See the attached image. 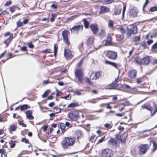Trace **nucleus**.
I'll use <instances>...</instances> for the list:
<instances>
[{
  "instance_id": "f257e3e1",
  "label": "nucleus",
  "mask_w": 157,
  "mask_h": 157,
  "mask_svg": "<svg viewBox=\"0 0 157 157\" xmlns=\"http://www.w3.org/2000/svg\"><path fill=\"white\" fill-rule=\"evenodd\" d=\"M75 143L74 138L66 137L61 143V144L64 149H67L68 147L73 145Z\"/></svg>"
},
{
  "instance_id": "f03ea898",
  "label": "nucleus",
  "mask_w": 157,
  "mask_h": 157,
  "mask_svg": "<svg viewBox=\"0 0 157 157\" xmlns=\"http://www.w3.org/2000/svg\"><path fill=\"white\" fill-rule=\"evenodd\" d=\"M79 113L77 110L71 111L68 113L67 117L71 121H76L80 118ZM80 113H81V112Z\"/></svg>"
},
{
  "instance_id": "7ed1b4c3",
  "label": "nucleus",
  "mask_w": 157,
  "mask_h": 157,
  "mask_svg": "<svg viewBox=\"0 0 157 157\" xmlns=\"http://www.w3.org/2000/svg\"><path fill=\"white\" fill-rule=\"evenodd\" d=\"M113 153L112 150L107 148L100 150L99 152L100 157H111Z\"/></svg>"
},
{
  "instance_id": "20e7f679",
  "label": "nucleus",
  "mask_w": 157,
  "mask_h": 157,
  "mask_svg": "<svg viewBox=\"0 0 157 157\" xmlns=\"http://www.w3.org/2000/svg\"><path fill=\"white\" fill-rule=\"evenodd\" d=\"M76 78H78V82L81 83L83 79V74L81 70L79 69H77L75 72Z\"/></svg>"
},
{
  "instance_id": "39448f33",
  "label": "nucleus",
  "mask_w": 157,
  "mask_h": 157,
  "mask_svg": "<svg viewBox=\"0 0 157 157\" xmlns=\"http://www.w3.org/2000/svg\"><path fill=\"white\" fill-rule=\"evenodd\" d=\"M70 34L69 31L67 30L63 31L62 33V35L63 40L67 45L70 44V42L68 40V36Z\"/></svg>"
},
{
  "instance_id": "423d86ee",
  "label": "nucleus",
  "mask_w": 157,
  "mask_h": 157,
  "mask_svg": "<svg viewBox=\"0 0 157 157\" xmlns=\"http://www.w3.org/2000/svg\"><path fill=\"white\" fill-rule=\"evenodd\" d=\"M112 37L110 34H109L106 40L103 41L101 43V45L103 46H109L112 44Z\"/></svg>"
},
{
  "instance_id": "0eeeda50",
  "label": "nucleus",
  "mask_w": 157,
  "mask_h": 157,
  "mask_svg": "<svg viewBox=\"0 0 157 157\" xmlns=\"http://www.w3.org/2000/svg\"><path fill=\"white\" fill-rule=\"evenodd\" d=\"M149 148L148 144L141 145L139 146L140 153L141 154H145Z\"/></svg>"
},
{
  "instance_id": "6e6552de",
  "label": "nucleus",
  "mask_w": 157,
  "mask_h": 157,
  "mask_svg": "<svg viewBox=\"0 0 157 157\" xmlns=\"http://www.w3.org/2000/svg\"><path fill=\"white\" fill-rule=\"evenodd\" d=\"M107 56L109 58L113 59H116L117 56L116 52L111 51H109L107 52Z\"/></svg>"
},
{
  "instance_id": "1a4fd4ad",
  "label": "nucleus",
  "mask_w": 157,
  "mask_h": 157,
  "mask_svg": "<svg viewBox=\"0 0 157 157\" xmlns=\"http://www.w3.org/2000/svg\"><path fill=\"white\" fill-rule=\"evenodd\" d=\"M64 55L66 59H70L73 57L71 51L67 49L64 50Z\"/></svg>"
},
{
  "instance_id": "9d476101",
  "label": "nucleus",
  "mask_w": 157,
  "mask_h": 157,
  "mask_svg": "<svg viewBox=\"0 0 157 157\" xmlns=\"http://www.w3.org/2000/svg\"><path fill=\"white\" fill-rule=\"evenodd\" d=\"M101 72L100 71L92 73L90 75V78L92 80H96L101 76Z\"/></svg>"
},
{
  "instance_id": "9b49d317",
  "label": "nucleus",
  "mask_w": 157,
  "mask_h": 157,
  "mask_svg": "<svg viewBox=\"0 0 157 157\" xmlns=\"http://www.w3.org/2000/svg\"><path fill=\"white\" fill-rule=\"evenodd\" d=\"M137 33V28L135 26H133L131 29L128 30L127 34L129 35L132 34H136Z\"/></svg>"
},
{
  "instance_id": "f8f14e48",
  "label": "nucleus",
  "mask_w": 157,
  "mask_h": 157,
  "mask_svg": "<svg viewBox=\"0 0 157 157\" xmlns=\"http://www.w3.org/2000/svg\"><path fill=\"white\" fill-rule=\"evenodd\" d=\"M90 27L94 34H96L98 32V28L96 24H92L90 25Z\"/></svg>"
},
{
  "instance_id": "ddd939ff",
  "label": "nucleus",
  "mask_w": 157,
  "mask_h": 157,
  "mask_svg": "<svg viewBox=\"0 0 157 157\" xmlns=\"http://www.w3.org/2000/svg\"><path fill=\"white\" fill-rule=\"evenodd\" d=\"M150 60L151 59L150 56L145 57L142 59L141 64L147 65L149 63Z\"/></svg>"
},
{
  "instance_id": "4468645a",
  "label": "nucleus",
  "mask_w": 157,
  "mask_h": 157,
  "mask_svg": "<svg viewBox=\"0 0 157 157\" xmlns=\"http://www.w3.org/2000/svg\"><path fill=\"white\" fill-rule=\"evenodd\" d=\"M95 38L94 36H91L89 37L87 41L86 44L87 46H90L92 45L94 43Z\"/></svg>"
},
{
  "instance_id": "2eb2a0df",
  "label": "nucleus",
  "mask_w": 157,
  "mask_h": 157,
  "mask_svg": "<svg viewBox=\"0 0 157 157\" xmlns=\"http://www.w3.org/2000/svg\"><path fill=\"white\" fill-rule=\"evenodd\" d=\"M108 145L111 146L116 147L117 144V143L116 140L113 139H111L108 143Z\"/></svg>"
},
{
  "instance_id": "dca6fc26",
  "label": "nucleus",
  "mask_w": 157,
  "mask_h": 157,
  "mask_svg": "<svg viewBox=\"0 0 157 157\" xmlns=\"http://www.w3.org/2000/svg\"><path fill=\"white\" fill-rule=\"evenodd\" d=\"M83 26L82 25H78L73 27L71 29V33H72L73 31H82L83 29Z\"/></svg>"
},
{
  "instance_id": "f3484780",
  "label": "nucleus",
  "mask_w": 157,
  "mask_h": 157,
  "mask_svg": "<svg viewBox=\"0 0 157 157\" xmlns=\"http://www.w3.org/2000/svg\"><path fill=\"white\" fill-rule=\"evenodd\" d=\"M110 11V9L106 6H103L101 8L99 13L100 14L108 13Z\"/></svg>"
},
{
  "instance_id": "a211bd4d",
  "label": "nucleus",
  "mask_w": 157,
  "mask_h": 157,
  "mask_svg": "<svg viewBox=\"0 0 157 157\" xmlns=\"http://www.w3.org/2000/svg\"><path fill=\"white\" fill-rule=\"evenodd\" d=\"M136 74L137 72L135 70H132L129 72L128 76L130 78H133L136 77Z\"/></svg>"
},
{
  "instance_id": "6ab92c4d",
  "label": "nucleus",
  "mask_w": 157,
  "mask_h": 157,
  "mask_svg": "<svg viewBox=\"0 0 157 157\" xmlns=\"http://www.w3.org/2000/svg\"><path fill=\"white\" fill-rule=\"evenodd\" d=\"M137 12L136 10L133 8H132L129 13V16L131 17H135L137 16Z\"/></svg>"
},
{
  "instance_id": "aec40b11",
  "label": "nucleus",
  "mask_w": 157,
  "mask_h": 157,
  "mask_svg": "<svg viewBox=\"0 0 157 157\" xmlns=\"http://www.w3.org/2000/svg\"><path fill=\"white\" fill-rule=\"evenodd\" d=\"M25 113L26 114V116L29 119L33 120L34 118L33 117L32 115V112L30 110L27 111Z\"/></svg>"
},
{
  "instance_id": "412c9836",
  "label": "nucleus",
  "mask_w": 157,
  "mask_h": 157,
  "mask_svg": "<svg viewBox=\"0 0 157 157\" xmlns=\"http://www.w3.org/2000/svg\"><path fill=\"white\" fill-rule=\"evenodd\" d=\"M13 38V34H12L9 38L4 41V43L6 44V47L7 46L9 45L12 40Z\"/></svg>"
},
{
  "instance_id": "4be33fe9",
  "label": "nucleus",
  "mask_w": 157,
  "mask_h": 157,
  "mask_svg": "<svg viewBox=\"0 0 157 157\" xmlns=\"http://www.w3.org/2000/svg\"><path fill=\"white\" fill-rule=\"evenodd\" d=\"M60 126L62 132H63L66 130L68 128L66 127L65 124H64V123H60Z\"/></svg>"
},
{
  "instance_id": "5701e85b",
  "label": "nucleus",
  "mask_w": 157,
  "mask_h": 157,
  "mask_svg": "<svg viewBox=\"0 0 157 157\" xmlns=\"http://www.w3.org/2000/svg\"><path fill=\"white\" fill-rule=\"evenodd\" d=\"M17 142V141H13L11 140L10 141L9 144L10 145V147L11 148H14L15 146L16 143Z\"/></svg>"
},
{
  "instance_id": "b1692460",
  "label": "nucleus",
  "mask_w": 157,
  "mask_h": 157,
  "mask_svg": "<svg viewBox=\"0 0 157 157\" xmlns=\"http://www.w3.org/2000/svg\"><path fill=\"white\" fill-rule=\"evenodd\" d=\"M142 107L144 108H145L147 110L150 111L151 112H152V108H151V106L145 104L142 106Z\"/></svg>"
},
{
  "instance_id": "393cba45",
  "label": "nucleus",
  "mask_w": 157,
  "mask_h": 157,
  "mask_svg": "<svg viewBox=\"0 0 157 157\" xmlns=\"http://www.w3.org/2000/svg\"><path fill=\"white\" fill-rule=\"evenodd\" d=\"M105 63L111 65L116 68L118 69L117 67V64L116 63L106 60L105 61Z\"/></svg>"
},
{
  "instance_id": "a878e982",
  "label": "nucleus",
  "mask_w": 157,
  "mask_h": 157,
  "mask_svg": "<svg viewBox=\"0 0 157 157\" xmlns=\"http://www.w3.org/2000/svg\"><path fill=\"white\" fill-rule=\"evenodd\" d=\"M75 135L77 137V138L78 139L82 135V132L79 130H77L75 133Z\"/></svg>"
},
{
  "instance_id": "bb28decb",
  "label": "nucleus",
  "mask_w": 157,
  "mask_h": 157,
  "mask_svg": "<svg viewBox=\"0 0 157 157\" xmlns=\"http://www.w3.org/2000/svg\"><path fill=\"white\" fill-rule=\"evenodd\" d=\"M128 134L127 132H124L122 135V138H121V141H124L126 140L127 136Z\"/></svg>"
},
{
  "instance_id": "cd10ccee",
  "label": "nucleus",
  "mask_w": 157,
  "mask_h": 157,
  "mask_svg": "<svg viewBox=\"0 0 157 157\" xmlns=\"http://www.w3.org/2000/svg\"><path fill=\"white\" fill-rule=\"evenodd\" d=\"M16 8H17L18 10H20L19 8L17 6H14L10 8L9 10L11 12V13H13L15 11Z\"/></svg>"
},
{
  "instance_id": "c85d7f7f",
  "label": "nucleus",
  "mask_w": 157,
  "mask_h": 157,
  "mask_svg": "<svg viewBox=\"0 0 157 157\" xmlns=\"http://www.w3.org/2000/svg\"><path fill=\"white\" fill-rule=\"evenodd\" d=\"M153 148L152 149V151H155L156 149H157V144L155 141L152 142Z\"/></svg>"
},
{
  "instance_id": "c756f323",
  "label": "nucleus",
  "mask_w": 157,
  "mask_h": 157,
  "mask_svg": "<svg viewBox=\"0 0 157 157\" xmlns=\"http://www.w3.org/2000/svg\"><path fill=\"white\" fill-rule=\"evenodd\" d=\"M17 127L14 124H12L11 125L10 127V131L11 132V131H14L16 129Z\"/></svg>"
},
{
  "instance_id": "7c9ffc66",
  "label": "nucleus",
  "mask_w": 157,
  "mask_h": 157,
  "mask_svg": "<svg viewBox=\"0 0 157 157\" xmlns=\"http://www.w3.org/2000/svg\"><path fill=\"white\" fill-rule=\"evenodd\" d=\"M117 29L118 30V31H119L122 33V34H123L125 33V30L124 28L121 27H120L117 28Z\"/></svg>"
},
{
  "instance_id": "2f4dec72",
  "label": "nucleus",
  "mask_w": 157,
  "mask_h": 157,
  "mask_svg": "<svg viewBox=\"0 0 157 157\" xmlns=\"http://www.w3.org/2000/svg\"><path fill=\"white\" fill-rule=\"evenodd\" d=\"M114 0H105L103 2L104 4L107 5L110 4L114 2Z\"/></svg>"
},
{
  "instance_id": "473e14b6",
  "label": "nucleus",
  "mask_w": 157,
  "mask_h": 157,
  "mask_svg": "<svg viewBox=\"0 0 157 157\" xmlns=\"http://www.w3.org/2000/svg\"><path fill=\"white\" fill-rule=\"evenodd\" d=\"M149 35L147 34L146 35V38L148 40L147 41V43L148 45H150L153 42V40H149L148 37L149 36Z\"/></svg>"
},
{
  "instance_id": "72a5a7b5",
  "label": "nucleus",
  "mask_w": 157,
  "mask_h": 157,
  "mask_svg": "<svg viewBox=\"0 0 157 157\" xmlns=\"http://www.w3.org/2000/svg\"><path fill=\"white\" fill-rule=\"evenodd\" d=\"M115 84L114 83H113H113L109 85L108 86V88L109 89H115L116 86H115Z\"/></svg>"
},
{
  "instance_id": "f704fd0d",
  "label": "nucleus",
  "mask_w": 157,
  "mask_h": 157,
  "mask_svg": "<svg viewBox=\"0 0 157 157\" xmlns=\"http://www.w3.org/2000/svg\"><path fill=\"white\" fill-rule=\"evenodd\" d=\"M83 21H84V24L85 27L86 28H87L89 27V23L86 19H83Z\"/></svg>"
},
{
  "instance_id": "c9c22d12",
  "label": "nucleus",
  "mask_w": 157,
  "mask_h": 157,
  "mask_svg": "<svg viewBox=\"0 0 157 157\" xmlns=\"http://www.w3.org/2000/svg\"><path fill=\"white\" fill-rule=\"evenodd\" d=\"M135 61L139 64H141L142 59H141L139 57H136L135 59Z\"/></svg>"
},
{
  "instance_id": "e433bc0d",
  "label": "nucleus",
  "mask_w": 157,
  "mask_h": 157,
  "mask_svg": "<svg viewBox=\"0 0 157 157\" xmlns=\"http://www.w3.org/2000/svg\"><path fill=\"white\" fill-rule=\"evenodd\" d=\"M108 96H102L101 97L95 99H93V100H100L103 99H107Z\"/></svg>"
},
{
  "instance_id": "4c0bfd02",
  "label": "nucleus",
  "mask_w": 157,
  "mask_h": 157,
  "mask_svg": "<svg viewBox=\"0 0 157 157\" xmlns=\"http://www.w3.org/2000/svg\"><path fill=\"white\" fill-rule=\"evenodd\" d=\"M77 106V105L75 103H71L68 105V107L69 108H73Z\"/></svg>"
},
{
  "instance_id": "58836bf2",
  "label": "nucleus",
  "mask_w": 157,
  "mask_h": 157,
  "mask_svg": "<svg viewBox=\"0 0 157 157\" xmlns=\"http://www.w3.org/2000/svg\"><path fill=\"white\" fill-rule=\"evenodd\" d=\"M50 92V91L49 90H46L44 93L43 94L42 96L43 98L46 97L49 94Z\"/></svg>"
},
{
  "instance_id": "ea45409f",
  "label": "nucleus",
  "mask_w": 157,
  "mask_h": 157,
  "mask_svg": "<svg viewBox=\"0 0 157 157\" xmlns=\"http://www.w3.org/2000/svg\"><path fill=\"white\" fill-rule=\"evenodd\" d=\"M51 17L50 18V21L51 22H53L55 19V17L56 16V14H52L51 15Z\"/></svg>"
},
{
  "instance_id": "a19ab883",
  "label": "nucleus",
  "mask_w": 157,
  "mask_h": 157,
  "mask_svg": "<svg viewBox=\"0 0 157 157\" xmlns=\"http://www.w3.org/2000/svg\"><path fill=\"white\" fill-rule=\"evenodd\" d=\"M157 11V6H154L153 7H151L150 9V11L151 12H154L155 11Z\"/></svg>"
},
{
  "instance_id": "79ce46f5",
  "label": "nucleus",
  "mask_w": 157,
  "mask_h": 157,
  "mask_svg": "<svg viewBox=\"0 0 157 157\" xmlns=\"http://www.w3.org/2000/svg\"><path fill=\"white\" fill-rule=\"evenodd\" d=\"M105 127L107 129L111 128L112 127V125L109 124H106L104 125Z\"/></svg>"
},
{
  "instance_id": "37998d69",
  "label": "nucleus",
  "mask_w": 157,
  "mask_h": 157,
  "mask_svg": "<svg viewBox=\"0 0 157 157\" xmlns=\"http://www.w3.org/2000/svg\"><path fill=\"white\" fill-rule=\"evenodd\" d=\"M54 111L56 113L61 112V109L58 107H55L54 109Z\"/></svg>"
},
{
  "instance_id": "c03bdc74",
  "label": "nucleus",
  "mask_w": 157,
  "mask_h": 157,
  "mask_svg": "<svg viewBox=\"0 0 157 157\" xmlns=\"http://www.w3.org/2000/svg\"><path fill=\"white\" fill-rule=\"evenodd\" d=\"M27 108V105H23L21 107V111L26 110Z\"/></svg>"
},
{
  "instance_id": "a18cd8bd",
  "label": "nucleus",
  "mask_w": 157,
  "mask_h": 157,
  "mask_svg": "<svg viewBox=\"0 0 157 157\" xmlns=\"http://www.w3.org/2000/svg\"><path fill=\"white\" fill-rule=\"evenodd\" d=\"M113 22L112 21H109L108 23V26L110 28H112L113 27Z\"/></svg>"
},
{
  "instance_id": "49530a36",
  "label": "nucleus",
  "mask_w": 157,
  "mask_h": 157,
  "mask_svg": "<svg viewBox=\"0 0 157 157\" xmlns=\"http://www.w3.org/2000/svg\"><path fill=\"white\" fill-rule=\"evenodd\" d=\"M85 79L86 80V82L89 84L92 85V83L91 81L90 80V79L88 77H86Z\"/></svg>"
},
{
  "instance_id": "de8ad7c7",
  "label": "nucleus",
  "mask_w": 157,
  "mask_h": 157,
  "mask_svg": "<svg viewBox=\"0 0 157 157\" xmlns=\"http://www.w3.org/2000/svg\"><path fill=\"white\" fill-rule=\"evenodd\" d=\"M124 38V36L123 35V34H121V35H120L119 37L118 38V40L119 41H121Z\"/></svg>"
},
{
  "instance_id": "09e8293b",
  "label": "nucleus",
  "mask_w": 157,
  "mask_h": 157,
  "mask_svg": "<svg viewBox=\"0 0 157 157\" xmlns=\"http://www.w3.org/2000/svg\"><path fill=\"white\" fill-rule=\"evenodd\" d=\"M16 24L17 27H20L23 25V23L22 22L18 21L17 22Z\"/></svg>"
},
{
  "instance_id": "8fccbe9b",
  "label": "nucleus",
  "mask_w": 157,
  "mask_h": 157,
  "mask_svg": "<svg viewBox=\"0 0 157 157\" xmlns=\"http://www.w3.org/2000/svg\"><path fill=\"white\" fill-rule=\"evenodd\" d=\"M122 105H124L126 106H129L131 105L130 103L128 101H126L122 104Z\"/></svg>"
},
{
  "instance_id": "3c124183",
  "label": "nucleus",
  "mask_w": 157,
  "mask_h": 157,
  "mask_svg": "<svg viewBox=\"0 0 157 157\" xmlns=\"http://www.w3.org/2000/svg\"><path fill=\"white\" fill-rule=\"evenodd\" d=\"M21 142L25 143L26 144L29 143V140L25 138H22L21 140Z\"/></svg>"
},
{
  "instance_id": "603ef678",
  "label": "nucleus",
  "mask_w": 157,
  "mask_h": 157,
  "mask_svg": "<svg viewBox=\"0 0 157 157\" xmlns=\"http://www.w3.org/2000/svg\"><path fill=\"white\" fill-rule=\"evenodd\" d=\"M62 98L70 100L71 99V96H70L69 94H68L66 96L62 97Z\"/></svg>"
},
{
  "instance_id": "864d4df0",
  "label": "nucleus",
  "mask_w": 157,
  "mask_h": 157,
  "mask_svg": "<svg viewBox=\"0 0 157 157\" xmlns=\"http://www.w3.org/2000/svg\"><path fill=\"white\" fill-rule=\"evenodd\" d=\"M105 31L104 30H101V31L100 33V35L101 36H103L105 35Z\"/></svg>"
},
{
  "instance_id": "5fc2aeb1",
  "label": "nucleus",
  "mask_w": 157,
  "mask_h": 157,
  "mask_svg": "<svg viewBox=\"0 0 157 157\" xmlns=\"http://www.w3.org/2000/svg\"><path fill=\"white\" fill-rule=\"evenodd\" d=\"M140 36H136L134 38V41L135 42H137V41H139L140 40Z\"/></svg>"
},
{
  "instance_id": "6e6d98bb",
  "label": "nucleus",
  "mask_w": 157,
  "mask_h": 157,
  "mask_svg": "<svg viewBox=\"0 0 157 157\" xmlns=\"http://www.w3.org/2000/svg\"><path fill=\"white\" fill-rule=\"evenodd\" d=\"M116 136L117 139H119L120 140H121L120 139L122 138V135H121L119 133L116 134Z\"/></svg>"
},
{
  "instance_id": "4d7b16f0",
  "label": "nucleus",
  "mask_w": 157,
  "mask_h": 157,
  "mask_svg": "<svg viewBox=\"0 0 157 157\" xmlns=\"http://www.w3.org/2000/svg\"><path fill=\"white\" fill-rule=\"evenodd\" d=\"M125 114V113H116L115 115L119 117H121L123 116Z\"/></svg>"
},
{
  "instance_id": "13d9d810",
  "label": "nucleus",
  "mask_w": 157,
  "mask_h": 157,
  "mask_svg": "<svg viewBox=\"0 0 157 157\" xmlns=\"http://www.w3.org/2000/svg\"><path fill=\"white\" fill-rule=\"evenodd\" d=\"M12 2L11 1H7V2L5 3V6H7L10 5L11 4Z\"/></svg>"
},
{
  "instance_id": "bf43d9fd",
  "label": "nucleus",
  "mask_w": 157,
  "mask_h": 157,
  "mask_svg": "<svg viewBox=\"0 0 157 157\" xmlns=\"http://www.w3.org/2000/svg\"><path fill=\"white\" fill-rule=\"evenodd\" d=\"M115 86H116L115 89H119L120 88L122 87V86L121 84H118Z\"/></svg>"
},
{
  "instance_id": "052dcab7",
  "label": "nucleus",
  "mask_w": 157,
  "mask_h": 157,
  "mask_svg": "<svg viewBox=\"0 0 157 157\" xmlns=\"http://www.w3.org/2000/svg\"><path fill=\"white\" fill-rule=\"evenodd\" d=\"M154 105L155 108V110L153 114H155L157 111V106L155 103H154Z\"/></svg>"
},
{
  "instance_id": "680f3d73",
  "label": "nucleus",
  "mask_w": 157,
  "mask_h": 157,
  "mask_svg": "<svg viewBox=\"0 0 157 157\" xmlns=\"http://www.w3.org/2000/svg\"><path fill=\"white\" fill-rule=\"evenodd\" d=\"M57 47H56L55 45H54V53L55 56H56L57 51Z\"/></svg>"
},
{
  "instance_id": "e2e57ef3",
  "label": "nucleus",
  "mask_w": 157,
  "mask_h": 157,
  "mask_svg": "<svg viewBox=\"0 0 157 157\" xmlns=\"http://www.w3.org/2000/svg\"><path fill=\"white\" fill-rule=\"evenodd\" d=\"M83 59H81L80 61L77 64V66L78 67H79L80 66V65L82 64V62H83Z\"/></svg>"
},
{
  "instance_id": "0e129e2a",
  "label": "nucleus",
  "mask_w": 157,
  "mask_h": 157,
  "mask_svg": "<svg viewBox=\"0 0 157 157\" xmlns=\"http://www.w3.org/2000/svg\"><path fill=\"white\" fill-rule=\"evenodd\" d=\"M119 76H118L116 78L114 81L113 82V83H114L115 84H116V83L118 82L119 81Z\"/></svg>"
},
{
  "instance_id": "69168bd1",
  "label": "nucleus",
  "mask_w": 157,
  "mask_h": 157,
  "mask_svg": "<svg viewBox=\"0 0 157 157\" xmlns=\"http://www.w3.org/2000/svg\"><path fill=\"white\" fill-rule=\"evenodd\" d=\"M18 124L19 125H21L23 127H26V125L22 122H19Z\"/></svg>"
},
{
  "instance_id": "338daca9",
  "label": "nucleus",
  "mask_w": 157,
  "mask_h": 157,
  "mask_svg": "<svg viewBox=\"0 0 157 157\" xmlns=\"http://www.w3.org/2000/svg\"><path fill=\"white\" fill-rule=\"evenodd\" d=\"M51 51L50 49H47L43 51L42 52L43 53H50L51 52Z\"/></svg>"
},
{
  "instance_id": "774afa93",
  "label": "nucleus",
  "mask_w": 157,
  "mask_h": 157,
  "mask_svg": "<svg viewBox=\"0 0 157 157\" xmlns=\"http://www.w3.org/2000/svg\"><path fill=\"white\" fill-rule=\"evenodd\" d=\"M153 49H155L157 48V43L154 44L152 47Z\"/></svg>"
}]
</instances>
